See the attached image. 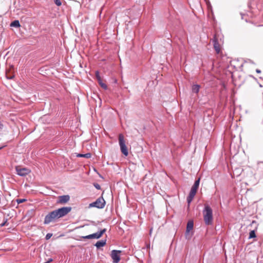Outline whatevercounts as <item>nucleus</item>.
Returning a JSON list of instances; mask_svg holds the SVG:
<instances>
[{
  "label": "nucleus",
  "instance_id": "4be33fe9",
  "mask_svg": "<svg viewBox=\"0 0 263 263\" xmlns=\"http://www.w3.org/2000/svg\"><path fill=\"white\" fill-rule=\"evenodd\" d=\"M96 76L98 81H101V79L99 76V72L98 71L96 72Z\"/></svg>",
  "mask_w": 263,
  "mask_h": 263
},
{
  "label": "nucleus",
  "instance_id": "5701e85b",
  "mask_svg": "<svg viewBox=\"0 0 263 263\" xmlns=\"http://www.w3.org/2000/svg\"><path fill=\"white\" fill-rule=\"evenodd\" d=\"M26 200L25 199H18L16 201L18 203H21L24 202Z\"/></svg>",
  "mask_w": 263,
  "mask_h": 263
},
{
  "label": "nucleus",
  "instance_id": "f8f14e48",
  "mask_svg": "<svg viewBox=\"0 0 263 263\" xmlns=\"http://www.w3.org/2000/svg\"><path fill=\"white\" fill-rule=\"evenodd\" d=\"M13 66H11V68L9 70H8L6 72V77L8 79H12L14 77V74L13 73Z\"/></svg>",
  "mask_w": 263,
  "mask_h": 263
},
{
  "label": "nucleus",
  "instance_id": "9b49d317",
  "mask_svg": "<svg viewBox=\"0 0 263 263\" xmlns=\"http://www.w3.org/2000/svg\"><path fill=\"white\" fill-rule=\"evenodd\" d=\"M196 192H197V191H196V190H193V189L191 190V191L190 192V193H189V196L187 197V203H188L189 204L193 200L194 196H195V195L196 194Z\"/></svg>",
  "mask_w": 263,
  "mask_h": 263
},
{
  "label": "nucleus",
  "instance_id": "0eeeda50",
  "mask_svg": "<svg viewBox=\"0 0 263 263\" xmlns=\"http://www.w3.org/2000/svg\"><path fill=\"white\" fill-rule=\"evenodd\" d=\"M121 251L114 250L111 252V257L114 263H118L120 260Z\"/></svg>",
  "mask_w": 263,
  "mask_h": 263
},
{
  "label": "nucleus",
  "instance_id": "b1692460",
  "mask_svg": "<svg viewBox=\"0 0 263 263\" xmlns=\"http://www.w3.org/2000/svg\"><path fill=\"white\" fill-rule=\"evenodd\" d=\"M52 234H51V233H48L47 234V235H46V239L47 240L49 239L50 238V237L52 236Z\"/></svg>",
  "mask_w": 263,
  "mask_h": 263
},
{
  "label": "nucleus",
  "instance_id": "20e7f679",
  "mask_svg": "<svg viewBox=\"0 0 263 263\" xmlns=\"http://www.w3.org/2000/svg\"><path fill=\"white\" fill-rule=\"evenodd\" d=\"M119 144L121 152L124 156H127L128 154V149L125 144L124 136L122 134L119 135Z\"/></svg>",
  "mask_w": 263,
  "mask_h": 263
},
{
  "label": "nucleus",
  "instance_id": "cd10ccee",
  "mask_svg": "<svg viewBox=\"0 0 263 263\" xmlns=\"http://www.w3.org/2000/svg\"><path fill=\"white\" fill-rule=\"evenodd\" d=\"M6 223V221L4 222V223H2V224H1L0 225H1V227H3V226L5 225Z\"/></svg>",
  "mask_w": 263,
  "mask_h": 263
},
{
  "label": "nucleus",
  "instance_id": "a878e982",
  "mask_svg": "<svg viewBox=\"0 0 263 263\" xmlns=\"http://www.w3.org/2000/svg\"><path fill=\"white\" fill-rule=\"evenodd\" d=\"M3 127H4V125L0 121V132L3 129Z\"/></svg>",
  "mask_w": 263,
  "mask_h": 263
},
{
  "label": "nucleus",
  "instance_id": "aec40b11",
  "mask_svg": "<svg viewBox=\"0 0 263 263\" xmlns=\"http://www.w3.org/2000/svg\"><path fill=\"white\" fill-rule=\"evenodd\" d=\"M98 82L99 83V84L101 86V87L102 88H103L104 89H107V85L103 83L102 82V80H101V81H98Z\"/></svg>",
  "mask_w": 263,
  "mask_h": 263
},
{
  "label": "nucleus",
  "instance_id": "9d476101",
  "mask_svg": "<svg viewBox=\"0 0 263 263\" xmlns=\"http://www.w3.org/2000/svg\"><path fill=\"white\" fill-rule=\"evenodd\" d=\"M196 192H197V191H196V190H193V189L191 190V191L190 192V193H189V196L187 197V203H188L189 204L193 200L194 196H195V195L196 194Z\"/></svg>",
  "mask_w": 263,
  "mask_h": 263
},
{
  "label": "nucleus",
  "instance_id": "423d86ee",
  "mask_svg": "<svg viewBox=\"0 0 263 263\" xmlns=\"http://www.w3.org/2000/svg\"><path fill=\"white\" fill-rule=\"evenodd\" d=\"M106 231V229H103L100 231L97 232V233L90 234L85 236H83L82 238L84 239H99L102 235Z\"/></svg>",
  "mask_w": 263,
  "mask_h": 263
},
{
  "label": "nucleus",
  "instance_id": "a211bd4d",
  "mask_svg": "<svg viewBox=\"0 0 263 263\" xmlns=\"http://www.w3.org/2000/svg\"><path fill=\"white\" fill-rule=\"evenodd\" d=\"M91 154L90 153H86L85 154H79L77 155V157H84L86 158H89L91 157Z\"/></svg>",
  "mask_w": 263,
  "mask_h": 263
},
{
  "label": "nucleus",
  "instance_id": "2eb2a0df",
  "mask_svg": "<svg viewBox=\"0 0 263 263\" xmlns=\"http://www.w3.org/2000/svg\"><path fill=\"white\" fill-rule=\"evenodd\" d=\"M200 88V86L198 84H195L192 86V92L195 93H198Z\"/></svg>",
  "mask_w": 263,
  "mask_h": 263
},
{
  "label": "nucleus",
  "instance_id": "6ab92c4d",
  "mask_svg": "<svg viewBox=\"0 0 263 263\" xmlns=\"http://www.w3.org/2000/svg\"><path fill=\"white\" fill-rule=\"evenodd\" d=\"M256 237V234L254 230L251 231L249 233V238H253Z\"/></svg>",
  "mask_w": 263,
  "mask_h": 263
},
{
  "label": "nucleus",
  "instance_id": "412c9836",
  "mask_svg": "<svg viewBox=\"0 0 263 263\" xmlns=\"http://www.w3.org/2000/svg\"><path fill=\"white\" fill-rule=\"evenodd\" d=\"M54 2L58 6H60L62 5V3L60 0H54Z\"/></svg>",
  "mask_w": 263,
  "mask_h": 263
},
{
  "label": "nucleus",
  "instance_id": "f03ea898",
  "mask_svg": "<svg viewBox=\"0 0 263 263\" xmlns=\"http://www.w3.org/2000/svg\"><path fill=\"white\" fill-rule=\"evenodd\" d=\"M202 213L205 224L208 226L212 225L213 222V210L209 204H204Z\"/></svg>",
  "mask_w": 263,
  "mask_h": 263
},
{
  "label": "nucleus",
  "instance_id": "c756f323",
  "mask_svg": "<svg viewBox=\"0 0 263 263\" xmlns=\"http://www.w3.org/2000/svg\"><path fill=\"white\" fill-rule=\"evenodd\" d=\"M2 147H0V149L2 148Z\"/></svg>",
  "mask_w": 263,
  "mask_h": 263
},
{
  "label": "nucleus",
  "instance_id": "bb28decb",
  "mask_svg": "<svg viewBox=\"0 0 263 263\" xmlns=\"http://www.w3.org/2000/svg\"><path fill=\"white\" fill-rule=\"evenodd\" d=\"M256 72H257V73H260L261 72L260 70L258 69H257L256 70Z\"/></svg>",
  "mask_w": 263,
  "mask_h": 263
},
{
  "label": "nucleus",
  "instance_id": "1a4fd4ad",
  "mask_svg": "<svg viewBox=\"0 0 263 263\" xmlns=\"http://www.w3.org/2000/svg\"><path fill=\"white\" fill-rule=\"evenodd\" d=\"M70 199L69 195H63L59 197L58 203L64 204L67 203Z\"/></svg>",
  "mask_w": 263,
  "mask_h": 263
},
{
  "label": "nucleus",
  "instance_id": "39448f33",
  "mask_svg": "<svg viewBox=\"0 0 263 263\" xmlns=\"http://www.w3.org/2000/svg\"><path fill=\"white\" fill-rule=\"evenodd\" d=\"M105 201L103 197L98 198L96 201L89 204V208L95 207L98 209H103L105 206Z\"/></svg>",
  "mask_w": 263,
  "mask_h": 263
},
{
  "label": "nucleus",
  "instance_id": "f257e3e1",
  "mask_svg": "<svg viewBox=\"0 0 263 263\" xmlns=\"http://www.w3.org/2000/svg\"><path fill=\"white\" fill-rule=\"evenodd\" d=\"M71 210L70 206L62 207L49 213L45 217L44 224H49L51 222L63 217L69 213Z\"/></svg>",
  "mask_w": 263,
  "mask_h": 263
},
{
  "label": "nucleus",
  "instance_id": "c85d7f7f",
  "mask_svg": "<svg viewBox=\"0 0 263 263\" xmlns=\"http://www.w3.org/2000/svg\"><path fill=\"white\" fill-rule=\"evenodd\" d=\"M52 261V259H50V260H49L48 261V262H50V261Z\"/></svg>",
  "mask_w": 263,
  "mask_h": 263
},
{
  "label": "nucleus",
  "instance_id": "393cba45",
  "mask_svg": "<svg viewBox=\"0 0 263 263\" xmlns=\"http://www.w3.org/2000/svg\"><path fill=\"white\" fill-rule=\"evenodd\" d=\"M95 187L98 190H100L101 189L100 185L98 183L94 184Z\"/></svg>",
  "mask_w": 263,
  "mask_h": 263
},
{
  "label": "nucleus",
  "instance_id": "dca6fc26",
  "mask_svg": "<svg viewBox=\"0 0 263 263\" xmlns=\"http://www.w3.org/2000/svg\"><path fill=\"white\" fill-rule=\"evenodd\" d=\"M200 180V178H198L197 180L195 181V182L194 185L192 186L191 189L197 191V190L199 187V185Z\"/></svg>",
  "mask_w": 263,
  "mask_h": 263
},
{
  "label": "nucleus",
  "instance_id": "7ed1b4c3",
  "mask_svg": "<svg viewBox=\"0 0 263 263\" xmlns=\"http://www.w3.org/2000/svg\"><path fill=\"white\" fill-rule=\"evenodd\" d=\"M214 48L217 53H220L221 52L220 43H222L221 35L216 32L212 40Z\"/></svg>",
  "mask_w": 263,
  "mask_h": 263
},
{
  "label": "nucleus",
  "instance_id": "f3484780",
  "mask_svg": "<svg viewBox=\"0 0 263 263\" xmlns=\"http://www.w3.org/2000/svg\"><path fill=\"white\" fill-rule=\"evenodd\" d=\"M10 26L16 28L19 27L20 26V22L18 20H15L11 23Z\"/></svg>",
  "mask_w": 263,
  "mask_h": 263
},
{
  "label": "nucleus",
  "instance_id": "6e6552de",
  "mask_svg": "<svg viewBox=\"0 0 263 263\" xmlns=\"http://www.w3.org/2000/svg\"><path fill=\"white\" fill-rule=\"evenodd\" d=\"M16 170L17 172V174L21 176H24L27 174H28L30 171L27 168H18L16 167Z\"/></svg>",
  "mask_w": 263,
  "mask_h": 263
},
{
  "label": "nucleus",
  "instance_id": "4468645a",
  "mask_svg": "<svg viewBox=\"0 0 263 263\" xmlns=\"http://www.w3.org/2000/svg\"><path fill=\"white\" fill-rule=\"evenodd\" d=\"M105 244H106V240H102L97 241L96 242V243L95 244V246L97 248H99L100 247L104 246L105 245Z\"/></svg>",
  "mask_w": 263,
  "mask_h": 263
},
{
  "label": "nucleus",
  "instance_id": "ddd939ff",
  "mask_svg": "<svg viewBox=\"0 0 263 263\" xmlns=\"http://www.w3.org/2000/svg\"><path fill=\"white\" fill-rule=\"evenodd\" d=\"M194 226V223L193 221H190L187 222V226H186V234L187 233H189L190 231H191Z\"/></svg>",
  "mask_w": 263,
  "mask_h": 263
}]
</instances>
